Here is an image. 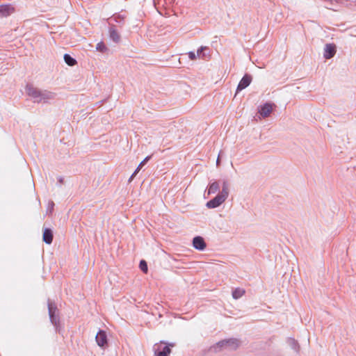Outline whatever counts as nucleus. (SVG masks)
<instances>
[{"mask_svg": "<svg viewBox=\"0 0 356 356\" xmlns=\"http://www.w3.org/2000/svg\"><path fill=\"white\" fill-rule=\"evenodd\" d=\"M25 90L33 102L37 104H49L56 96L55 93L47 90L40 89L31 83L26 84Z\"/></svg>", "mask_w": 356, "mask_h": 356, "instance_id": "nucleus-1", "label": "nucleus"}, {"mask_svg": "<svg viewBox=\"0 0 356 356\" xmlns=\"http://www.w3.org/2000/svg\"><path fill=\"white\" fill-rule=\"evenodd\" d=\"M241 344V341L235 338L224 339L218 341L210 348V350L213 353H218L222 350H235Z\"/></svg>", "mask_w": 356, "mask_h": 356, "instance_id": "nucleus-2", "label": "nucleus"}, {"mask_svg": "<svg viewBox=\"0 0 356 356\" xmlns=\"http://www.w3.org/2000/svg\"><path fill=\"white\" fill-rule=\"evenodd\" d=\"M47 307L50 321L54 325L57 327L58 324L59 323V318L56 315V305L55 304V302H52L51 300L49 299L47 301Z\"/></svg>", "mask_w": 356, "mask_h": 356, "instance_id": "nucleus-3", "label": "nucleus"}, {"mask_svg": "<svg viewBox=\"0 0 356 356\" xmlns=\"http://www.w3.org/2000/svg\"><path fill=\"white\" fill-rule=\"evenodd\" d=\"M108 36L110 40L115 44H118L121 41V35L117 26L111 22H108Z\"/></svg>", "mask_w": 356, "mask_h": 356, "instance_id": "nucleus-4", "label": "nucleus"}, {"mask_svg": "<svg viewBox=\"0 0 356 356\" xmlns=\"http://www.w3.org/2000/svg\"><path fill=\"white\" fill-rule=\"evenodd\" d=\"M273 106L274 104L271 102H266L259 106L258 112L262 118H266L272 113Z\"/></svg>", "mask_w": 356, "mask_h": 356, "instance_id": "nucleus-5", "label": "nucleus"}, {"mask_svg": "<svg viewBox=\"0 0 356 356\" xmlns=\"http://www.w3.org/2000/svg\"><path fill=\"white\" fill-rule=\"evenodd\" d=\"M252 77L251 74L248 73L245 74L238 84L236 92L241 91L242 90L249 86L252 82Z\"/></svg>", "mask_w": 356, "mask_h": 356, "instance_id": "nucleus-6", "label": "nucleus"}, {"mask_svg": "<svg viewBox=\"0 0 356 356\" xmlns=\"http://www.w3.org/2000/svg\"><path fill=\"white\" fill-rule=\"evenodd\" d=\"M175 343H168L161 350L159 349V346L157 344H155L154 346L155 355L156 356H168L171 352L170 347H174Z\"/></svg>", "mask_w": 356, "mask_h": 356, "instance_id": "nucleus-7", "label": "nucleus"}, {"mask_svg": "<svg viewBox=\"0 0 356 356\" xmlns=\"http://www.w3.org/2000/svg\"><path fill=\"white\" fill-rule=\"evenodd\" d=\"M336 52V45L334 43H328L325 46L323 56L326 59H330L334 56Z\"/></svg>", "mask_w": 356, "mask_h": 356, "instance_id": "nucleus-8", "label": "nucleus"}, {"mask_svg": "<svg viewBox=\"0 0 356 356\" xmlns=\"http://www.w3.org/2000/svg\"><path fill=\"white\" fill-rule=\"evenodd\" d=\"M225 200V197L218 193L214 198L207 202V207L209 209L216 208L223 203Z\"/></svg>", "mask_w": 356, "mask_h": 356, "instance_id": "nucleus-9", "label": "nucleus"}, {"mask_svg": "<svg viewBox=\"0 0 356 356\" xmlns=\"http://www.w3.org/2000/svg\"><path fill=\"white\" fill-rule=\"evenodd\" d=\"M95 339L99 346L104 348L107 346V336L104 331L99 330L95 337Z\"/></svg>", "mask_w": 356, "mask_h": 356, "instance_id": "nucleus-10", "label": "nucleus"}, {"mask_svg": "<svg viewBox=\"0 0 356 356\" xmlns=\"http://www.w3.org/2000/svg\"><path fill=\"white\" fill-rule=\"evenodd\" d=\"M126 16L120 13H117L113 14L111 17L107 19L108 22L110 21H113L115 23L118 24L120 26H122L124 24V19Z\"/></svg>", "mask_w": 356, "mask_h": 356, "instance_id": "nucleus-11", "label": "nucleus"}, {"mask_svg": "<svg viewBox=\"0 0 356 356\" xmlns=\"http://www.w3.org/2000/svg\"><path fill=\"white\" fill-rule=\"evenodd\" d=\"M15 11V8L10 3H1V17H8Z\"/></svg>", "mask_w": 356, "mask_h": 356, "instance_id": "nucleus-12", "label": "nucleus"}, {"mask_svg": "<svg viewBox=\"0 0 356 356\" xmlns=\"http://www.w3.org/2000/svg\"><path fill=\"white\" fill-rule=\"evenodd\" d=\"M193 247L198 250H203L206 248V243L201 236H195L193 239Z\"/></svg>", "mask_w": 356, "mask_h": 356, "instance_id": "nucleus-13", "label": "nucleus"}, {"mask_svg": "<svg viewBox=\"0 0 356 356\" xmlns=\"http://www.w3.org/2000/svg\"><path fill=\"white\" fill-rule=\"evenodd\" d=\"M42 239L47 244H51L53 241V232L51 229L45 228L43 230Z\"/></svg>", "mask_w": 356, "mask_h": 356, "instance_id": "nucleus-14", "label": "nucleus"}, {"mask_svg": "<svg viewBox=\"0 0 356 356\" xmlns=\"http://www.w3.org/2000/svg\"><path fill=\"white\" fill-rule=\"evenodd\" d=\"M210 49L208 47L201 46L197 50V56L200 58H205L209 55Z\"/></svg>", "mask_w": 356, "mask_h": 356, "instance_id": "nucleus-15", "label": "nucleus"}, {"mask_svg": "<svg viewBox=\"0 0 356 356\" xmlns=\"http://www.w3.org/2000/svg\"><path fill=\"white\" fill-rule=\"evenodd\" d=\"M150 158L151 157H145L144 160L140 162V163L138 165L136 170L131 175L130 178L129 179V182H131L133 180L134 177L138 174V172L140 171L142 167L147 163V162L149 160Z\"/></svg>", "mask_w": 356, "mask_h": 356, "instance_id": "nucleus-16", "label": "nucleus"}, {"mask_svg": "<svg viewBox=\"0 0 356 356\" xmlns=\"http://www.w3.org/2000/svg\"><path fill=\"white\" fill-rule=\"evenodd\" d=\"M229 184L228 181L227 180H223L222 184V191L219 194L222 195L226 199L227 198V197L229 195Z\"/></svg>", "mask_w": 356, "mask_h": 356, "instance_id": "nucleus-17", "label": "nucleus"}, {"mask_svg": "<svg viewBox=\"0 0 356 356\" xmlns=\"http://www.w3.org/2000/svg\"><path fill=\"white\" fill-rule=\"evenodd\" d=\"M63 58L65 63L70 67H73L77 63L76 60L68 54H65Z\"/></svg>", "mask_w": 356, "mask_h": 356, "instance_id": "nucleus-18", "label": "nucleus"}, {"mask_svg": "<svg viewBox=\"0 0 356 356\" xmlns=\"http://www.w3.org/2000/svg\"><path fill=\"white\" fill-rule=\"evenodd\" d=\"M220 186L218 181H213L211 183L208 188V194L216 193L219 190Z\"/></svg>", "mask_w": 356, "mask_h": 356, "instance_id": "nucleus-19", "label": "nucleus"}, {"mask_svg": "<svg viewBox=\"0 0 356 356\" xmlns=\"http://www.w3.org/2000/svg\"><path fill=\"white\" fill-rule=\"evenodd\" d=\"M245 290L241 288H236L232 291V297L234 299H238L243 296Z\"/></svg>", "mask_w": 356, "mask_h": 356, "instance_id": "nucleus-20", "label": "nucleus"}, {"mask_svg": "<svg viewBox=\"0 0 356 356\" xmlns=\"http://www.w3.org/2000/svg\"><path fill=\"white\" fill-rule=\"evenodd\" d=\"M96 49L102 53H105L108 50V47L104 42H99L96 45Z\"/></svg>", "mask_w": 356, "mask_h": 356, "instance_id": "nucleus-21", "label": "nucleus"}, {"mask_svg": "<svg viewBox=\"0 0 356 356\" xmlns=\"http://www.w3.org/2000/svg\"><path fill=\"white\" fill-rule=\"evenodd\" d=\"M288 342H289V345L291 346V347L293 350H298V343L294 339H291V338L289 339Z\"/></svg>", "mask_w": 356, "mask_h": 356, "instance_id": "nucleus-22", "label": "nucleus"}, {"mask_svg": "<svg viewBox=\"0 0 356 356\" xmlns=\"http://www.w3.org/2000/svg\"><path fill=\"white\" fill-rule=\"evenodd\" d=\"M140 268L143 273H147L148 270L147 262L145 260H141L140 261Z\"/></svg>", "mask_w": 356, "mask_h": 356, "instance_id": "nucleus-23", "label": "nucleus"}, {"mask_svg": "<svg viewBox=\"0 0 356 356\" xmlns=\"http://www.w3.org/2000/svg\"><path fill=\"white\" fill-rule=\"evenodd\" d=\"M188 58H190V60H194L197 58V54H195L194 51H189L188 53Z\"/></svg>", "mask_w": 356, "mask_h": 356, "instance_id": "nucleus-24", "label": "nucleus"}, {"mask_svg": "<svg viewBox=\"0 0 356 356\" xmlns=\"http://www.w3.org/2000/svg\"><path fill=\"white\" fill-rule=\"evenodd\" d=\"M58 182L60 185H61L63 183V178L62 177H58Z\"/></svg>", "mask_w": 356, "mask_h": 356, "instance_id": "nucleus-25", "label": "nucleus"}, {"mask_svg": "<svg viewBox=\"0 0 356 356\" xmlns=\"http://www.w3.org/2000/svg\"><path fill=\"white\" fill-rule=\"evenodd\" d=\"M220 157H217V159H216L217 166H218L220 165Z\"/></svg>", "mask_w": 356, "mask_h": 356, "instance_id": "nucleus-26", "label": "nucleus"}, {"mask_svg": "<svg viewBox=\"0 0 356 356\" xmlns=\"http://www.w3.org/2000/svg\"><path fill=\"white\" fill-rule=\"evenodd\" d=\"M49 207H51V209H53V207L54 206V203L51 201L49 202Z\"/></svg>", "mask_w": 356, "mask_h": 356, "instance_id": "nucleus-27", "label": "nucleus"}, {"mask_svg": "<svg viewBox=\"0 0 356 356\" xmlns=\"http://www.w3.org/2000/svg\"><path fill=\"white\" fill-rule=\"evenodd\" d=\"M221 153H222V152H221V151H220V152H218V156H222V155H221Z\"/></svg>", "mask_w": 356, "mask_h": 356, "instance_id": "nucleus-28", "label": "nucleus"}, {"mask_svg": "<svg viewBox=\"0 0 356 356\" xmlns=\"http://www.w3.org/2000/svg\"><path fill=\"white\" fill-rule=\"evenodd\" d=\"M161 343L167 344L165 342H164V341H161Z\"/></svg>", "mask_w": 356, "mask_h": 356, "instance_id": "nucleus-29", "label": "nucleus"}]
</instances>
